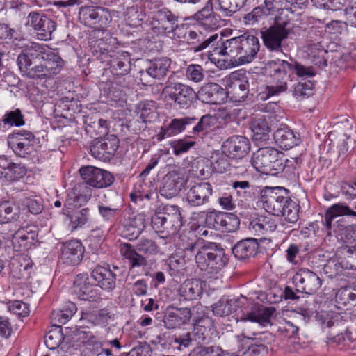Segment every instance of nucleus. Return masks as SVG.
Returning <instances> with one entry per match:
<instances>
[{"label": "nucleus", "mask_w": 356, "mask_h": 356, "mask_svg": "<svg viewBox=\"0 0 356 356\" xmlns=\"http://www.w3.org/2000/svg\"><path fill=\"white\" fill-rule=\"evenodd\" d=\"M178 17L167 8L158 10L153 16L151 29L156 35H166L177 32L179 26L177 24Z\"/></svg>", "instance_id": "nucleus-13"}, {"label": "nucleus", "mask_w": 356, "mask_h": 356, "mask_svg": "<svg viewBox=\"0 0 356 356\" xmlns=\"http://www.w3.org/2000/svg\"><path fill=\"white\" fill-rule=\"evenodd\" d=\"M165 217L163 233H166V236L177 234L182 226V217L179 208L175 205H166Z\"/></svg>", "instance_id": "nucleus-36"}, {"label": "nucleus", "mask_w": 356, "mask_h": 356, "mask_svg": "<svg viewBox=\"0 0 356 356\" xmlns=\"http://www.w3.org/2000/svg\"><path fill=\"white\" fill-rule=\"evenodd\" d=\"M288 30L285 26L276 24L261 32L262 39L265 46L271 51H282V42L287 38Z\"/></svg>", "instance_id": "nucleus-26"}, {"label": "nucleus", "mask_w": 356, "mask_h": 356, "mask_svg": "<svg viewBox=\"0 0 356 356\" xmlns=\"http://www.w3.org/2000/svg\"><path fill=\"white\" fill-rule=\"evenodd\" d=\"M336 302L343 305L356 302V288L346 286L336 293Z\"/></svg>", "instance_id": "nucleus-57"}, {"label": "nucleus", "mask_w": 356, "mask_h": 356, "mask_svg": "<svg viewBox=\"0 0 356 356\" xmlns=\"http://www.w3.org/2000/svg\"><path fill=\"white\" fill-rule=\"evenodd\" d=\"M213 193L212 185L200 181L191 186L186 193V201L191 207H197L209 202Z\"/></svg>", "instance_id": "nucleus-21"}, {"label": "nucleus", "mask_w": 356, "mask_h": 356, "mask_svg": "<svg viewBox=\"0 0 356 356\" xmlns=\"http://www.w3.org/2000/svg\"><path fill=\"white\" fill-rule=\"evenodd\" d=\"M165 217V206L159 207L152 216V227L156 232L163 233Z\"/></svg>", "instance_id": "nucleus-61"}, {"label": "nucleus", "mask_w": 356, "mask_h": 356, "mask_svg": "<svg viewBox=\"0 0 356 356\" xmlns=\"http://www.w3.org/2000/svg\"><path fill=\"white\" fill-rule=\"evenodd\" d=\"M273 15L263 4L253 8L244 17L245 23L248 25H253L268 16Z\"/></svg>", "instance_id": "nucleus-56"}, {"label": "nucleus", "mask_w": 356, "mask_h": 356, "mask_svg": "<svg viewBox=\"0 0 356 356\" xmlns=\"http://www.w3.org/2000/svg\"><path fill=\"white\" fill-rule=\"evenodd\" d=\"M218 44L213 51L225 58L212 57L210 60L220 70L251 63L257 58L261 47L259 38L249 33L225 40L220 37Z\"/></svg>", "instance_id": "nucleus-2"}, {"label": "nucleus", "mask_w": 356, "mask_h": 356, "mask_svg": "<svg viewBox=\"0 0 356 356\" xmlns=\"http://www.w3.org/2000/svg\"><path fill=\"white\" fill-rule=\"evenodd\" d=\"M332 232L341 242L342 253L356 260V225H346L343 219H339L334 222Z\"/></svg>", "instance_id": "nucleus-10"}, {"label": "nucleus", "mask_w": 356, "mask_h": 356, "mask_svg": "<svg viewBox=\"0 0 356 356\" xmlns=\"http://www.w3.org/2000/svg\"><path fill=\"white\" fill-rule=\"evenodd\" d=\"M259 248L257 239L248 238L236 243L232 249L234 257L238 260H243L256 255Z\"/></svg>", "instance_id": "nucleus-39"}, {"label": "nucleus", "mask_w": 356, "mask_h": 356, "mask_svg": "<svg viewBox=\"0 0 356 356\" xmlns=\"http://www.w3.org/2000/svg\"><path fill=\"white\" fill-rule=\"evenodd\" d=\"M63 340L64 336L61 327L56 326L47 332L44 342L49 349L55 350L60 346Z\"/></svg>", "instance_id": "nucleus-54"}, {"label": "nucleus", "mask_w": 356, "mask_h": 356, "mask_svg": "<svg viewBox=\"0 0 356 356\" xmlns=\"http://www.w3.org/2000/svg\"><path fill=\"white\" fill-rule=\"evenodd\" d=\"M275 143L283 149H289L299 143V137L288 127H281L273 134Z\"/></svg>", "instance_id": "nucleus-40"}, {"label": "nucleus", "mask_w": 356, "mask_h": 356, "mask_svg": "<svg viewBox=\"0 0 356 356\" xmlns=\"http://www.w3.org/2000/svg\"><path fill=\"white\" fill-rule=\"evenodd\" d=\"M17 65L22 76L33 79H47L60 73L64 61L47 45L33 42L18 56Z\"/></svg>", "instance_id": "nucleus-1"}, {"label": "nucleus", "mask_w": 356, "mask_h": 356, "mask_svg": "<svg viewBox=\"0 0 356 356\" xmlns=\"http://www.w3.org/2000/svg\"><path fill=\"white\" fill-rule=\"evenodd\" d=\"M250 128L253 133L252 138L258 145L269 140L271 129L265 115L253 118L250 123Z\"/></svg>", "instance_id": "nucleus-37"}, {"label": "nucleus", "mask_w": 356, "mask_h": 356, "mask_svg": "<svg viewBox=\"0 0 356 356\" xmlns=\"http://www.w3.org/2000/svg\"><path fill=\"white\" fill-rule=\"evenodd\" d=\"M227 156L223 152H214L211 157V165L213 170L218 173H223L228 170L230 164L227 159Z\"/></svg>", "instance_id": "nucleus-55"}, {"label": "nucleus", "mask_w": 356, "mask_h": 356, "mask_svg": "<svg viewBox=\"0 0 356 356\" xmlns=\"http://www.w3.org/2000/svg\"><path fill=\"white\" fill-rule=\"evenodd\" d=\"M183 186V179L175 171L167 173L163 178L160 193L166 198L178 195Z\"/></svg>", "instance_id": "nucleus-34"}, {"label": "nucleus", "mask_w": 356, "mask_h": 356, "mask_svg": "<svg viewBox=\"0 0 356 356\" xmlns=\"http://www.w3.org/2000/svg\"><path fill=\"white\" fill-rule=\"evenodd\" d=\"M137 116L144 123L152 122L157 116L155 102H140L137 106Z\"/></svg>", "instance_id": "nucleus-50"}, {"label": "nucleus", "mask_w": 356, "mask_h": 356, "mask_svg": "<svg viewBox=\"0 0 356 356\" xmlns=\"http://www.w3.org/2000/svg\"><path fill=\"white\" fill-rule=\"evenodd\" d=\"M216 122V117L211 114H205L200 118L195 116L174 118L170 123L161 126L155 137L160 142L165 138L188 130L191 138H202L203 136L207 135L213 129Z\"/></svg>", "instance_id": "nucleus-4"}, {"label": "nucleus", "mask_w": 356, "mask_h": 356, "mask_svg": "<svg viewBox=\"0 0 356 356\" xmlns=\"http://www.w3.org/2000/svg\"><path fill=\"white\" fill-rule=\"evenodd\" d=\"M117 39L107 31H102V36L98 37L92 46V54L102 63L107 61L111 54L116 52Z\"/></svg>", "instance_id": "nucleus-24"}, {"label": "nucleus", "mask_w": 356, "mask_h": 356, "mask_svg": "<svg viewBox=\"0 0 356 356\" xmlns=\"http://www.w3.org/2000/svg\"><path fill=\"white\" fill-rule=\"evenodd\" d=\"M205 224L209 228L222 232H234L238 229L240 220L233 213L214 211L207 214Z\"/></svg>", "instance_id": "nucleus-16"}, {"label": "nucleus", "mask_w": 356, "mask_h": 356, "mask_svg": "<svg viewBox=\"0 0 356 356\" xmlns=\"http://www.w3.org/2000/svg\"><path fill=\"white\" fill-rule=\"evenodd\" d=\"M270 83L266 86V98L278 96L287 90V83L291 72L290 63L283 60H277L269 63Z\"/></svg>", "instance_id": "nucleus-9"}, {"label": "nucleus", "mask_w": 356, "mask_h": 356, "mask_svg": "<svg viewBox=\"0 0 356 356\" xmlns=\"http://www.w3.org/2000/svg\"><path fill=\"white\" fill-rule=\"evenodd\" d=\"M250 142L243 136H232L222 145L223 152L233 159H241L250 151Z\"/></svg>", "instance_id": "nucleus-22"}, {"label": "nucleus", "mask_w": 356, "mask_h": 356, "mask_svg": "<svg viewBox=\"0 0 356 356\" xmlns=\"http://www.w3.org/2000/svg\"><path fill=\"white\" fill-rule=\"evenodd\" d=\"M186 76L188 80L193 82H200L204 78V70L200 65H189L186 68Z\"/></svg>", "instance_id": "nucleus-64"}, {"label": "nucleus", "mask_w": 356, "mask_h": 356, "mask_svg": "<svg viewBox=\"0 0 356 356\" xmlns=\"http://www.w3.org/2000/svg\"><path fill=\"white\" fill-rule=\"evenodd\" d=\"M206 287V282L200 279L186 280L177 290L180 301H193L199 300Z\"/></svg>", "instance_id": "nucleus-27"}, {"label": "nucleus", "mask_w": 356, "mask_h": 356, "mask_svg": "<svg viewBox=\"0 0 356 356\" xmlns=\"http://www.w3.org/2000/svg\"><path fill=\"white\" fill-rule=\"evenodd\" d=\"M163 92L179 109L189 108L197 97L191 87L181 83H168Z\"/></svg>", "instance_id": "nucleus-11"}, {"label": "nucleus", "mask_w": 356, "mask_h": 356, "mask_svg": "<svg viewBox=\"0 0 356 356\" xmlns=\"http://www.w3.org/2000/svg\"><path fill=\"white\" fill-rule=\"evenodd\" d=\"M79 19L84 25L93 29H103L108 26L112 17L109 11L100 6L81 7Z\"/></svg>", "instance_id": "nucleus-12"}, {"label": "nucleus", "mask_w": 356, "mask_h": 356, "mask_svg": "<svg viewBox=\"0 0 356 356\" xmlns=\"http://www.w3.org/2000/svg\"><path fill=\"white\" fill-rule=\"evenodd\" d=\"M119 147V139L115 135H107L95 141L90 147L92 156L102 161H109Z\"/></svg>", "instance_id": "nucleus-20"}, {"label": "nucleus", "mask_w": 356, "mask_h": 356, "mask_svg": "<svg viewBox=\"0 0 356 356\" xmlns=\"http://www.w3.org/2000/svg\"><path fill=\"white\" fill-rule=\"evenodd\" d=\"M145 227V218L143 213L132 215L123 225L122 234L129 240L136 239Z\"/></svg>", "instance_id": "nucleus-35"}, {"label": "nucleus", "mask_w": 356, "mask_h": 356, "mask_svg": "<svg viewBox=\"0 0 356 356\" xmlns=\"http://www.w3.org/2000/svg\"><path fill=\"white\" fill-rule=\"evenodd\" d=\"M213 330V321L208 316H202L195 319L193 330L191 332L194 341L197 343H208L211 339Z\"/></svg>", "instance_id": "nucleus-31"}, {"label": "nucleus", "mask_w": 356, "mask_h": 356, "mask_svg": "<svg viewBox=\"0 0 356 356\" xmlns=\"http://www.w3.org/2000/svg\"><path fill=\"white\" fill-rule=\"evenodd\" d=\"M246 299H229L222 296L218 301L211 306L213 314L219 317H225L235 313L234 317L236 321H250L258 323L262 325L268 323L270 317L275 312L273 307L258 306L252 307L251 311L245 312L243 306Z\"/></svg>", "instance_id": "nucleus-3"}, {"label": "nucleus", "mask_w": 356, "mask_h": 356, "mask_svg": "<svg viewBox=\"0 0 356 356\" xmlns=\"http://www.w3.org/2000/svg\"><path fill=\"white\" fill-rule=\"evenodd\" d=\"M355 217L354 210L345 203H336L330 206L326 211L324 220L322 221L327 236H331L333 229V220L337 217Z\"/></svg>", "instance_id": "nucleus-30"}, {"label": "nucleus", "mask_w": 356, "mask_h": 356, "mask_svg": "<svg viewBox=\"0 0 356 356\" xmlns=\"http://www.w3.org/2000/svg\"><path fill=\"white\" fill-rule=\"evenodd\" d=\"M314 93V83L310 81L299 82L293 86V95L298 99L312 96Z\"/></svg>", "instance_id": "nucleus-58"}, {"label": "nucleus", "mask_w": 356, "mask_h": 356, "mask_svg": "<svg viewBox=\"0 0 356 356\" xmlns=\"http://www.w3.org/2000/svg\"><path fill=\"white\" fill-rule=\"evenodd\" d=\"M120 252L124 258L129 260L131 268L147 266V259L143 256L139 254L130 244H121Z\"/></svg>", "instance_id": "nucleus-46"}, {"label": "nucleus", "mask_w": 356, "mask_h": 356, "mask_svg": "<svg viewBox=\"0 0 356 356\" xmlns=\"http://www.w3.org/2000/svg\"><path fill=\"white\" fill-rule=\"evenodd\" d=\"M77 308L74 303L67 302L63 309L54 310L51 314V318L56 322L65 324L75 314Z\"/></svg>", "instance_id": "nucleus-52"}, {"label": "nucleus", "mask_w": 356, "mask_h": 356, "mask_svg": "<svg viewBox=\"0 0 356 356\" xmlns=\"http://www.w3.org/2000/svg\"><path fill=\"white\" fill-rule=\"evenodd\" d=\"M85 248L79 240H70L61 245L60 259L68 266H76L81 261Z\"/></svg>", "instance_id": "nucleus-25"}, {"label": "nucleus", "mask_w": 356, "mask_h": 356, "mask_svg": "<svg viewBox=\"0 0 356 356\" xmlns=\"http://www.w3.org/2000/svg\"><path fill=\"white\" fill-rule=\"evenodd\" d=\"M90 210L88 208H83L80 210H74L72 212L66 213L67 220L69 221L68 225L72 231L82 227L86 224L89 219Z\"/></svg>", "instance_id": "nucleus-48"}, {"label": "nucleus", "mask_w": 356, "mask_h": 356, "mask_svg": "<svg viewBox=\"0 0 356 356\" xmlns=\"http://www.w3.org/2000/svg\"><path fill=\"white\" fill-rule=\"evenodd\" d=\"M214 2L216 10L223 16H232L236 11L243 8L248 0H212Z\"/></svg>", "instance_id": "nucleus-47"}, {"label": "nucleus", "mask_w": 356, "mask_h": 356, "mask_svg": "<svg viewBox=\"0 0 356 356\" xmlns=\"http://www.w3.org/2000/svg\"><path fill=\"white\" fill-rule=\"evenodd\" d=\"M344 137L338 145L337 152L332 157V164L335 168L339 167L349 160L353 145L355 143V141L349 136L345 135Z\"/></svg>", "instance_id": "nucleus-44"}, {"label": "nucleus", "mask_w": 356, "mask_h": 356, "mask_svg": "<svg viewBox=\"0 0 356 356\" xmlns=\"http://www.w3.org/2000/svg\"><path fill=\"white\" fill-rule=\"evenodd\" d=\"M251 163L255 170L266 175H276L286 168L293 167L294 159L289 160L278 149L267 146L259 147L252 155Z\"/></svg>", "instance_id": "nucleus-6"}, {"label": "nucleus", "mask_w": 356, "mask_h": 356, "mask_svg": "<svg viewBox=\"0 0 356 356\" xmlns=\"http://www.w3.org/2000/svg\"><path fill=\"white\" fill-rule=\"evenodd\" d=\"M74 291L82 300L94 301L98 297L97 286L90 283L88 274H79L74 281Z\"/></svg>", "instance_id": "nucleus-29"}, {"label": "nucleus", "mask_w": 356, "mask_h": 356, "mask_svg": "<svg viewBox=\"0 0 356 356\" xmlns=\"http://www.w3.org/2000/svg\"><path fill=\"white\" fill-rule=\"evenodd\" d=\"M8 143L14 153L19 157L38 158L40 148V138H36L31 131L21 130L13 132L8 136Z\"/></svg>", "instance_id": "nucleus-8"}, {"label": "nucleus", "mask_w": 356, "mask_h": 356, "mask_svg": "<svg viewBox=\"0 0 356 356\" xmlns=\"http://www.w3.org/2000/svg\"><path fill=\"white\" fill-rule=\"evenodd\" d=\"M231 186L241 202L253 198L254 186L248 181H232Z\"/></svg>", "instance_id": "nucleus-49"}, {"label": "nucleus", "mask_w": 356, "mask_h": 356, "mask_svg": "<svg viewBox=\"0 0 356 356\" xmlns=\"http://www.w3.org/2000/svg\"><path fill=\"white\" fill-rule=\"evenodd\" d=\"M92 118L86 119L85 123L87 124L86 131H90L89 128L93 129L97 135H104L108 132V122L104 119L99 118L97 120L92 121Z\"/></svg>", "instance_id": "nucleus-62"}, {"label": "nucleus", "mask_w": 356, "mask_h": 356, "mask_svg": "<svg viewBox=\"0 0 356 356\" xmlns=\"http://www.w3.org/2000/svg\"><path fill=\"white\" fill-rule=\"evenodd\" d=\"M194 341L190 332L177 333L169 337L170 345L179 350L188 348Z\"/></svg>", "instance_id": "nucleus-53"}, {"label": "nucleus", "mask_w": 356, "mask_h": 356, "mask_svg": "<svg viewBox=\"0 0 356 356\" xmlns=\"http://www.w3.org/2000/svg\"><path fill=\"white\" fill-rule=\"evenodd\" d=\"M200 98L202 102L210 104H220L226 98L225 90L218 83H205L199 91Z\"/></svg>", "instance_id": "nucleus-33"}, {"label": "nucleus", "mask_w": 356, "mask_h": 356, "mask_svg": "<svg viewBox=\"0 0 356 356\" xmlns=\"http://www.w3.org/2000/svg\"><path fill=\"white\" fill-rule=\"evenodd\" d=\"M175 34L179 39H183L188 44L194 45L192 49L195 52L201 51L210 44L218 47V42L220 38L218 34H213L208 38H204L201 31L188 29L184 25L179 27Z\"/></svg>", "instance_id": "nucleus-14"}, {"label": "nucleus", "mask_w": 356, "mask_h": 356, "mask_svg": "<svg viewBox=\"0 0 356 356\" xmlns=\"http://www.w3.org/2000/svg\"><path fill=\"white\" fill-rule=\"evenodd\" d=\"M323 272L327 277L343 280L350 275L347 266L337 258L329 259L323 268Z\"/></svg>", "instance_id": "nucleus-41"}, {"label": "nucleus", "mask_w": 356, "mask_h": 356, "mask_svg": "<svg viewBox=\"0 0 356 356\" xmlns=\"http://www.w3.org/2000/svg\"><path fill=\"white\" fill-rule=\"evenodd\" d=\"M146 13L143 8L137 5L128 7L125 14V22L131 27H138L145 19Z\"/></svg>", "instance_id": "nucleus-51"}, {"label": "nucleus", "mask_w": 356, "mask_h": 356, "mask_svg": "<svg viewBox=\"0 0 356 356\" xmlns=\"http://www.w3.org/2000/svg\"><path fill=\"white\" fill-rule=\"evenodd\" d=\"M192 317L191 309L168 306L163 316L164 326L167 329H176L189 323Z\"/></svg>", "instance_id": "nucleus-23"}, {"label": "nucleus", "mask_w": 356, "mask_h": 356, "mask_svg": "<svg viewBox=\"0 0 356 356\" xmlns=\"http://www.w3.org/2000/svg\"><path fill=\"white\" fill-rule=\"evenodd\" d=\"M20 208L10 201L0 202V222L8 223L17 221L20 218Z\"/></svg>", "instance_id": "nucleus-45"}, {"label": "nucleus", "mask_w": 356, "mask_h": 356, "mask_svg": "<svg viewBox=\"0 0 356 356\" xmlns=\"http://www.w3.org/2000/svg\"><path fill=\"white\" fill-rule=\"evenodd\" d=\"M171 65V60L168 57L156 58L149 60L145 73L159 80L164 78Z\"/></svg>", "instance_id": "nucleus-42"}, {"label": "nucleus", "mask_w": 356, "mask_h": 356, "mask_svg": "<svg viewBox=\"0 0 356 356\" xmlns=\"http://www.w3.org/2000/svg\"><path fill=\"white\" fill-rule=\"evenodd\" d=\"M223 350L219 346H198L193 349L188 356H222Z\"/></svg>", "instance_id": "nucleus-60"}, {"label": "nucleus", "mask_w": 356, "mask_h": 356, "mask_svg": "<svg viewBox=\"0 0 356 356\" xmlns=\"http://www.w3.org/2000/svg\"><path fill=\"white\" fill-rule=\"evenodd\" d=\"M79 171L83 181L95 188L108 187L115 179L111 172L91 165L82 167Z\"/></svg>", "instance_id": "nucleus-17"}, {"label": "nucleus", "mask_w": 356, "mask_h": 356, "mask_svg": "<svg viewBox=\"0 0 356 356\" xmlns=\"http://www.w3.org/2000/svg\"><path fill=\"white\" fill-rule=\"evenodd\" d=\"M277 227V218L275 216H259L250 223V229L255 235L262 236L274 232Z\"/></svg>", "instance_id": "nucleus-38"}, {"label": "nucleus", "mask_w": 356, "mask_h": 356, "mask_svg": "<svg viewBox=\"0 0 356 356\" xmlns=\"http://www.w3.org/2000/svg\"><path fill=\"white\" fill-rule=\"evenodd\" d=\"M131 55L127 51H117L111 54L107 61H104L109 65L111 72L114 76H124L127 74L131 68Z\"/></svg>", "instance_id": "nucleus-28"}, {"label": "nucleus", "mask_w": 356, "mask_h": 356, "mask_svg": "<svg viewBox=\"0 0 356 356\" xmlns=\"http://www.w3.org/2000/svg\"><path fill=\"white\" fill-rule=\"evenodd\" d=\"M90 275L97 282L96 286L102 289L111 291L115 289L116 275L110 268L97 266L91 271Z\"/></svg>", "instance_id": "nucleus-32"}, {"label": "nucleus", "mask_w": 356, "mask_h": 356, "mask_svg": "<svg viewBox=\"0 0 356 356\" xmlns=\"http://www.w3.org/2000/svg\"><path fill=\"white\" fill-rule=\"evenodd\" d=\"M168 270L172 276L185 269V259L181 256L172 255L168 259Z\"/></svg>", "instance_id": "nucleus-63"}, {"label": "nucleus", "mask_w": 356, "mask_h": 356, "mask_svg": "<svg viewBox=\"0 0 356 356\" xmlns=\"http://www.w3.org/2000/svg\"><path fill=\"white\" fill-rule=\"evenodd\" d=\"M260 202L263 208L275 216H284L289 222L298 219V206L291 200L282 187H265L261 191Z\"/></svg>", "instance_id": "nucleus-5"}, {"label": "nucleus", "mask_w": 356, "mask_h": 356, "mask_svg": "<svg viewBox=\"0 0 356 356\" xmlns=\"http://www.w3.org/2000/svg\"><path fill=\"white\" fill-rule=\"evenodd\" d=\"M1 120L4 124L10 126L20 127L24 124V115L18 108L6 111Z\"/></svg>", "instance_id": "nucleus-59"}, {"label": "nucleus", "mask_w": 356, "mask_h": 356, "mask_svg": "<svg viewBox=\"0 0 356 356\" xmlns=\"http://www.w3.org/2000/svg\"><path fill=\"white\" fill-rule=\"evenodd\" d=\"M296 290L306 294L315 293L322 285L319 275L307 268L300 269L293 277Z\"/></svg>", "instance_id": "nucleus-18"}, {"label": "nucleus", "mask_w": 356, "mask_h": 356, "mask_svg": "<svg viewBox=\"0 0 356 356\" xmlns=\"http://www.w3.org/2000/svg\"><path fill=\"white\" fill-rule=\"evenodd\" d=\"M113 316L107 309H102L82 312L81 321H86L92 326L106 327L109 321L113 320Z\"/></svg>", "instance_id": "nucleus-43"}, {"label": "nucleus", "mask_w": 356, "mask_h": 356, "mask_svg": "<svg viewBox=\"0 0 356 356\" xmlns=\"http://www.w3.org/2000/svg\"><path fill=\"white\" fill-rule=\"evenodd\" d=\"M198 268L209 277L220 273L228 261L224 249L216 243H207L200 247L195 255Z\"/></svg>", "instance_id": "nucleus-7"}, {"label": "nucleus", "mask_w": 356, "mask_h": 356, "mask_svg": "<svg viewBox=\"0 0 356 356\" xmlns=\"http://www.w3.org/2000/svg\"><path fill=\"white\" fill-rule=\"evenodd\" d=\"M26 25L34 30L39 40L44 41L51 39L52 33L56 28V23L54 21L47 15L35 11L29 13Z\"/></svg>", "instance_id": "nucleus-15"}, {"label": "nucleus", "mask_w": 356, "mask_h": 356, "mask_svg": "<svg viewBox=\"0 0 356 356\" xmlns=\"http://www.w3.org/2000/svg\"><path fill=\"white\" fill-rule=\"evenodd\" d=\"M38 235L36 227L27 226L18 229L10 235L3 236V238L10 241L14 250L19 251L22 248L29 249L35 245Z\"/></svg>", "instance_id": "nucleus-19"}]
</instances>
